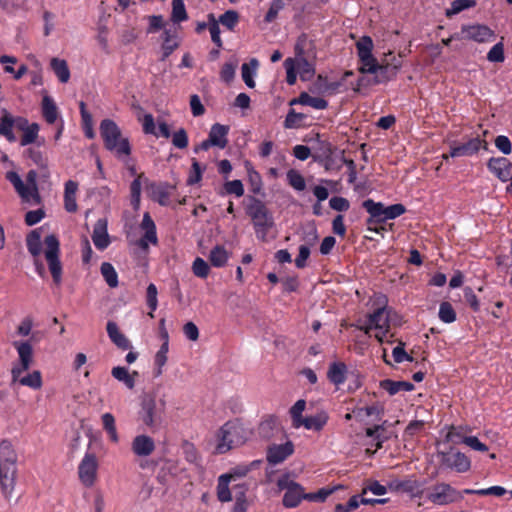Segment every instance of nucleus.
<instances>
[{
  "label": "nucleus",
  "mask_w": 512,
  "mask_h": 512,
  "mask_svg": "<svg viewBox=\"0 0 512 512\" xmlns=\"http://www.w3.org/2000/svg\"><path fill=\"white\" fill-rule=\"evenodd\" d=\"M131 449L135 455L146 457L155 450V443L153 439L147 435H138L133 439Z\"/></svg>",
  "instance_id": "obj_22"
},
{
  "label": "nucleus",
  "mask_w": 512,
  "mask_h": 512,
  "mask_svg": "<svg viewBox=\"0 0 512 512\" xmlns=\"http://www.w3.org/2000/svg\"><path fill=\"white\" fill-rule=\"evenodd\" d=\"M6 179L13 185L16 192L23 202L33 205H39L42 202L37 185V172L30 170L26 175V184L22 181L18 173L8 171Z\"/></svg>",
  "instance_id": "obj_4"
},
{
  "label": "nucleus",
  "mask_w": 512,
  "mask_h": 512,
  "mask_svg": "<svg viewBox=\"0 0 512 512\" xmlns=\"http://www.w3.org/2000/svg\"><path fill=\"white\" fill-rule=\"evenodd\" d=\"M317 147L314 148L315 153L313 154V158L315 160H320L325 162V168L329 170L328 160L331 158L333 154V146L326 140H322L320 135H316Z\"/></svg>",
  "instance_id": "obj_29"
},
{
  "label": "nucleus",
  "mask_w": 512,
  "mask_h": 512,
  "mask_svg": "<svg viewBox=\"0 0 512 512\" xmlns=\"http://www.w3.org/2000/svg\"><path fill=\"white\" fill-rule=\"evenodd\" d=\"M292 453L293 445L291 442H287L282 445H274L268 449L267 460L271 464H278L284 461Z\"/></svg>",
  "instance_id": "obj_25"
},
{
  "label": "nucleus",
  "mask_w": 512,
  "mask_h": 512,
  "mask_svg": "<svg viewBox=\"0 0 512 512\" xmlns=\"http://www.w3.org/2000/svg\"><path fill=\"white\" fill-rule=\"evenodd\" d=\"M357 54L359 57V61L361 66L359 67V72L362 74L365 73H374L378 68V61L372 54L373 49V41L369 36H363L356 43Z\"/></svg>",
  "instance_id": "obj_10"
},
{
  "label": "nucleus",
  "mask_w": 512,
  "mask_h": 512,
  "mask_svg": "<svg viewBox=\"0 0 512 512\" xmlns=\"http://www.w3.org/2000/svg\"><path fill=\"white\" fill-rule=\"evenodd\" d=\"M164 35H165V37H164V41H163V44H162V50H163V57H162V59L163 60L165 58H167L179 46L178 41L176 40L175 37L170 35L169 31L166 30L164 32Z\"/></svg>",
  "instance_id": "obj_56"
},
{
  "label": "nucleus",
  "mask_w": 512,
  "mask_h": 512,
  "mask_svg": "<svg viewBox=\"0 0 512 512\" xmlns=\"http://www.w3.org/2000/svg\"><path fill=\"white\" fill-rule=\"evenodd\" d=\"M482 146L486 149L487 142L485 140H481L479 137L471 138L465 143L452 146L450 150V156H471L477 153Z\"/></svg>",
  "instance_id": "obj_16"
},
{
  "label": "nucleus",
  "mask_w": 512,
  "mask_h": 512,
  "mask_svg": "<svg viewBox=\"0 0 512 512\" xmlns=\"http://www.w3.org/2000/svg\"><path fill=\"white\" fill-rule=\"evenodd\" d=\"M439 318L445 323H452L456 320V312L449 302H442L440 304Z\"/></svg>",
  "instance_id": "obj_55"
},
{
  "label": "nucleus",
  "mask_w": 512,
  "mask_h": 512,
  "mask_svg": "<svg viewBox=\"0 0 512 512\" xmlns=\"http://www.w3.org/2000/svg\"><path fill=\"white\" fill-rule=\"evenodd\" d=\"M306 408V401L303 399L298 400L290 409V415L292 419V425L294 428L300 427V422L304 419L302 416L303 411Z\"/></svg>",
  "instance_id": "obj_51"
},
{
  "label": "nucleus",
  "mask_w": 512,
  "mask_h": 512,
  "mask_svg": "<svg viewBox=\"0 0 512 512\" xmlns=\"http://www.w3.org/2000/svg\"><path fill=\"white\" fill-rule=\"evenodd\" d=\"M231 481L228 479L227 476L221 475L218 478V485H217V497L219 501L221 502H229L232 500V495L229 489V483Z\"/></svg>",
  "instance_id": "obj_45"
},
{
  "label": "nucleus",
  "mask_w": 512,
  "mask_h": 512,
  "mask_svg": "<svg viewBox=\"0 0 512 512\" xmlns=\"http://www.w3.org/2000/svg\"><path fill=\"white\" fill-rule=\"evenodd\" d=\"M453 437L460 438L464 444H466L467 446H469L470 448H472L476 451L486 452L488 450L487 445L480 442L477 437L463 436L459 431L456 430L455 427H452L451 430L447 434L448 439H452Z\"/></svg>",
  "instance_id": "obj_33"
},
{
  "label": "nucleus",
  "mask_w": 512,
  "mask_h": 512,
  "mask_svg": "<svg viewBox=\"0 0 512 512\" xmlns=\"http://www.w3.org/2000/svg\"><path fill=\"white\" fill-rule=\"evenodd\" d=\"M305 118V114L298 113L294 109H290L285 118L284 127L287 129L298 128Z\"/></svg>",
  "instance_id": "obj_54"
},
{
  "label": "nucleus",
  "mask_w": 512,
  "mask_h": 512,
  "mask_svg": "<svg viewBox=\"0 0 512 512\" xmlns=\"http://www.w3.org/2000/svg\"><path fill=\"white\" fill-rule=\"evenodd\" d=\"M112 376L117 379L120 382H123L124 385L132 390L135 387V379L138 376L137 371H133L132 373H129L128 369L126 367L117 366L112 368L111 371Z\"/></svg>",
  "instance_id": "obj_34"
},
{
  "label": "nucleus",
  "mask_w": 512,
  "mask_h": 512,
  "mask_svg": "<svg viewBox=\"0 0 512 512\" xmlns=\"http://www.w3.org/2000/svg\"><path fill=\"white\" fill-rule=\"evenodd\" d=\"M144 177L143 173L139 174L136 179L133 180L130 186L131 193V204L134 209H138L140 205V196H141V186H142V178Z\"/></svg>",
  "instance_id": "obj_52"
},
{
  "label": "nucleus",
  "mask_w": 512,
  "mask_h": 512,
  "mask_svg": "<svg viewBox=\"0 0 512 512\" xmlns=\"http://www.w3.org/2000/svg\"><path fill=\"white\" fill-rule=\"evenodd\" d=\"M229 128L228 126L221 125V124H214L209 132V142L214 144V146H217L221 149L225 148L228 144L227 134H228Z\"/></svg>",
  "instance_id": "obj_27"
},
{
  "label": "nucleus",
  "mask_w": 512,
  "mask_h": 512,
  "mask_svg": "<svg viewBox=\"0 0 512 512\" xmlns=\"http://www.w3.org/2000/svg\"><path fill=\"white\" fill-rule=\"evenodd\" d=\"M487 167L502 182L511 178L512 163L505 157L490 158Z\"/></svg>",
  "instance_id": "obj_17"
},
{
  "label": "nucleus",
  "mask_w": 512,
  "mask_h": 512,
  "mask_svg": "<svg viewBox=\"0 0 512 512\" xmlns=\"http://www.w3.org/2000/svg\"><path fill=\"white\" fill-rule=\"evenodd\" d=\"M363 207L370 214L368 223H383L387 219H395L406 212V208L403 204H393L385 207L380 202H374L372 199H367L363 202Z\"/></svg>",
  "instance_id": "obj_6"
},
{
  "label": "nucleus",
  "mask_w": 512,
  "mask_h": 512,
  "mask_svg": "<svg viewBox=\"0 0 512 512\" xmlns=\"http://www.w3.org/2000/svg\"><path fill=\"white\" fill-rule=\"evenodd\" d=\"M347 366L343 362L330 364L327 377L335 385L343 384L346 380Z\"/></svg>",
  "instance_id": "obj_35"
},
{
  "label": "nucleus",
  "mask_w": 512,
  "mask_h": 512,
  "mask_svg": "<svg viewBox=\"0 0 512 512\" xmlns=\"http://www.w3.org/2000/svg\"><path fill=\"white\" fill-rule=\"evenodd\" d=\"M148 191L153 200L157 201L160 205H167L169 193L163 186L152 183L149 185Z\"/></svg>",
  "instance_id": "obj_46"
},
{
  "label": "nucleus",
  "mask_w": 512,
  "mask_h": 512,
  "mask_svg": "<svg viewBox=\"0 0 512 512\" xmlns=\"http://www.w3.org/2000/svg\"><path fill=\"white\" fill-rule=\"evenodd\" d=\"M462 32L465 38L479 43L489 42L495 38L494 32L485 25H470L464 26Z\"/></svg>",
  "instance_id": "obj_18"
},
{
  "label": "nucleus",
  "mask_w": 512,
  "mask_h": 512,
  "mask_svg": "<svg viewBox=\"0 0 512 512\" xmlns=\"http://www.w3.org/2000/svg\"><path fill=\"white\" fill-rule=\"evenodd\" d=\"M294 65L300 74L302 80H308L315 73L314 65L309 62L305 57L295 59Z\"/></svg>",
  "instance_id": "obj_42"
},
{
  "label": "nucleus",
  "mask_w": 512,
  "mask_h": 512,
  "mask_svg": "<svg viewBox=\"0 0 512 512\" xmlns=\"http://www.w3.org/2000/svg\"><path fill=\"white\" fill-rule=\"evenodd\" d=\"M487 59L490 62H503L505 59L504 56V46L502 42L494 45L487 54Z\"/></svg>",
  "instance_id": "obj_64"
},
{
  "label": "nucleus",
  "mask_w": 512,
  "mask_h": 512,
  "mask_svg": "<svg viewBox=\"0 0 512 512\" xmlns=\"http://www.w3.org/2000/svg\"><path fill=\"white\" fill-rule=\"evenodd\" d=\"M369 322L371 325H373L374 329L378 330V332L375 334L376 339L379 342H383L384 337L389 331V323L385 314V309H376L372 314H370Z\"/></svg>",
  "instance_id": "obj_19"
},
{
  "label": "nucleus",
  "mask_w": 512,
  "mask_h": 512,
  "mask_svg": "<svg viewBox=\"0 0 512 512\" xmlns=\"http://www.w3.org/2000/svg\"><path fill=\"white\" fill-rule=\"evenodd\" d=\"M239 20V15L236 11L228 10L219 17V22L227 27L229 30H233Z\"/></svg>",
  "instance_id": "obj_61"
},
{
  "label": "nucleus",
  "mask_w": 512,
  "mask_h": 512,
  "mask_svg": "<svg viewBox=\"0 0 512 512\" xmlns=\"http://www.w3.org/2000/svg\"><path fill=\"white\" fill-rule=\"evenodd\" d=\"M442 463L459 473L467 472L471 467L470 459L461 452L443 454Z\"/></svg>",
  "instance_id": "obj_20"
},
{
  "label": "nucleus",
  "mask_w": 512,
  "mask_h": 512,
  "mask_svg": "<svg viewBox=\"0 0 512 512\" xmlns=\"http://www.w3.org/2000/svg\"><path fill=\"white\" fill-rule=\"evenodd\" d=\"M246 213L252 220L257 238L266 242L268 232L274 227V219L267 206L261 200L252 198Z\"/></svg>",
  "instance_id": "obj_3"
},
{
  "label": "nucleus",
  "mask_w": 512,
  "mask_h": 512,
  "mask_svg": "<svg viewBox=\"0 0 512 512\" xmlns=\"http://www.w3.org/2000/svg\"><path fill=\"white\" fill-rule=\"evenodd\" d=\"M380 431H385V428L383 425H375L374 427H369L366 429V435L368 437L374 438L376 440L375 449L371 450L370 448L366 449V452L369 454H374L378 449L382 447V443L384 441V437H381Z\"/></svg>",
  "instance_id": "obj_49"
},
{
  "label": "nucleus",
  "mask_w": 512,
  "mask_h": 512,
  "mask_svg": "<svg viewBox=\"0 0 512 512\" xmlns=\"http://www.w3.org/2000/svg\"><path fill=\"white\" fill-rule=\"evenodd\" d=\"M252 435V429L239 419L226 422L217 432L216 452L224 454L245 444Z\"/></svg>",
  "instance_id": "obj_1"
},
{
  "label": "nucleus",
  "mask_w": 512,
  "mask_h": 512,
  "mask_svg": "<svg viewBox=\"0 0 512 512\" xmlns=\"http://www.w3.org/2000/svg\"><path fill=\"white\" fill-rule=\"evenodd\" d=\"M25 124L23 125L22 129H18L19 131H22V137L20 140V144L22 146H26L28 144L34 143L38 136L39 131V125L37 123L29 124L28 120L24 118Z\"/></svg>",
  "instance_id": "obj_38"
},
{
  "label": "nucleus",
  "mask_w": 512,
  "mask_h": 512,
  "mask_svg": "<svg viewBox=\"0 0 512 512\" xmlns=\"http://www.w3.org/2000/svg\"><path fill=\"white\" fill-rule=\"evenodd\" d=\"M256 462H252L250 465L242 464L232 468L228 473L223 474L227 476L228 479L232 481H237L238 479L244 478L251 470V467L255 465Z\"/></svg>",
  "instance_id": "obj_53"
},
{
  "label": "nucleus",
  "mask_w": 512,
  "mask_h": 512,
  "mask_svg": "<svg viewBox=\"0 0 512 512\" xmlns=\"http://www.w3.org/2000/svg\"><path fill=\"white\" fill-rule=\"evenodd\" d=\"M107 333L111 341L120 349L127 350L131 348V343L127 337L120 332L117 324L113 321L107 323Z\"/></svg>",
  "instance_id": "obj_31"
},
{
  "label": "nucleus",
  "mask_w": 512,
  "mask_h": 512,
  "mask_svg": "<svg viewBox=\"0 0 512 512\" xmlns=\"http://www.w3.org/2000/svg\"><path fill=\"white\" fill-rule=\"evenodd\" d=\"M277 486L280 490H285L283 505L287 508H294L302 499H307V493H304L302 486L287 476L278 479Z\"/></svg>",
  "instance_id": "obj_12"
},
{
  "label": "nucleus",
  "mask_w": 512,
  "mask_h": 512,
  "mask_svg": "<svg viewBox=\"0 0 512 512\" xmlns=\"http://www.w3.org/2000/svg\"><path fill=\"white\" fill-rule=\"evenodd\" d=\"M342 86V81H328L327 77L319 74L312 84L310 91L319 94H333Z\"/></svg>",
  "instance_id": "obj_26"
},
{
  "label": "nucleus",
  "mask_w": 512,
  "mask_h": 512,
  "mask_svg": "<svg viewBox=\"0 0 512 512\" xmlns=\"http://www.w3.org/2000/svg\"><path fill=\"white\" fill-rule=\"evenodd\" d=\"M328 419V414L325 411H320L316 415L304 417V419L300 422V427L304 426L308 430L319 432L327 424Z\"/></svg>",
  "instance_id": "obj_32"
},
{
  "label": "nucleus",
  "mask_w": 512,
  "mask_h": 512,
  "mask_svg": "<svg viewBox=\"0 0 512 512\" xmlns=\"http://www.w3.org/2000/svg\"><path fill=\"white\" fill-rule=\"evenodd\" d=\"M42 114L49 124H53L58 117V108L53 99L48 95H45L42 99Z\"/></svg>",
  "instance_id": "obj_37"
},
{
  "label": "nucleus",
  "mask_w": 512,
  "mask_h": 512,
  "mask_svg": "<svg viewBox=\"0 0 512 512\" xmlns=\"http://www.w3.org/2000/svg\"><path fill=\"white\" fill-rule=\"evenodd\" d=\"M229 258L227 250L220 245L215 246L209 255V261L214 267H223Z\"/></svg>",
  "instance_id": "obj_41"
},
{
  "label": "nucleus",
  "mask_w": 512,
  "mask_h": 512,
  "mask_svg": "<svg viewBox=\"0 0 512 512\" xmlns=\"http://www.w3.org/2000/svg\"><path fill=\"white\" fill-rule=\"evenodd\" d=\"M28 157L32 160L34 164L39 166L40 168H43L47 170L48 167V161L47 158L43 155V153L40 150L29 148L27 150Z\"/></svg>",
  "instance_id": "obj_62"
},
{
  "label": "nucleus",
  "mask_w": 512,
  "mask_h": 512,
  "mask_svg": "<svg viewBox=\"0 0 512 512\" xmlns=\"http://www.w3.org/2000/svg\"><path fill=\"white\" fill-rule=\"evenodd\" d=\"M22 386H27L32 389H40L42 387V376L40 371L35 370L32 373L21 377H18L17 381Z\"/></svg>",
  "instance_id": "obj_44"
},
{
  "label": "nucleus",
  "mask_w": 512,
  "mask_h": 512,
  "mask_svg": "<svg viewBox=\"0 0 512 512\" xmlns=\"http://www.w3.org/2000/svg\"><path fill=\"white\" fill-rule=\"evenodd\" d=\"M380 387L387 391L390 395H394L400 391H412L414 385L406 381H393L385 379L380 382Z\"/></svg>",
  "instance_id": "obj_36"
},
{
  "label": "nucleus",
  "mask_w": 512,
  "mask_h": 512,
  "mask_svg": "<svg viewBox=\"0 0 512 512\" xmlns=\"http://www.w3.org/2000/svg\"><path fill=\"white\" fill-rule=\"evenodd\" d=\"M100 135L105 147L114 152L118 157L128 156L131 153L127 138H123L120 128L110 119H104L100 123Z\"/></svg>",
  "instance_id": "obj_5"
},
{
  "label": "nucleus",
  "mask_w": 512,
  "mask_h": 512,
  "mask_svg": "<svg viewBox=\"0 0 512 512\" xmlns=\"http://www.w3.org/2000/svg\"><path fill=\"white\" fill-rule=\"evenodd\" d=\"M192 271L195 276L205 279L209 275L210 267L206 261L197 257L193 262Z\"/></svg>",
  "instance_id": "obj_59"
},
{
  "label": "nucleus",
  "mask_w": 512,
  "mask_h": 512,
  "mask_svg": "<svg viewBox=\"0 0 512 512\" xmlns=\"http://www.w3.org/2000/svg\"><path fill=\"white\" fill-rule=\"evenodd\" d=\"M92 240L96 248L105 249L109 243V235L107 233V221L104 218L98 219L94 225Z\"/></svg>",
  "instance_id": "obj_23"
},
{
  "label": "nucleus",
  "mask_w": 512,
  "mask_h": 512,
  "mask_svg": "<svg viewBox=\"0 0 512 512\" xmlns=\"http://www.w3.org/2000/svg\"><path fill=\"white\" fill-rule=\"evenodd\" d=\"M28 251L34 258H39L42 252L41 233L38 229L32 230L26 237Z\"/></svg>",
  "instance_id": "obj_40"
},
{
  "label": "nucleus",
  "mask_w": 512,
  "mask_h": 512,
  "mask_svg": "<svg viewBox=\"0 0 512 512\" xmlns=\"http://www.w3.org/2000/svg\"><path fill=\"white\" fill-rule=\"evenodd\" d=\"M2 115L0 118V135L4 136L9 142L16 141V137L13 133V128L22 129L24 117H14L6 109H2Z\"/></svg>",
  "instance_id": "obj_13"
},
{
  "label": "nucleus",
  "mask_w": 512,
  "mask_h": 512,
  "mask_svg": "<svg viewBox=\"0 0 512 512\" xmlns=\"http://www.w3.org/2000/svg\"><path fill=\"white\" fill-rule=\"evenodd\" d=\"M389 489L396 492H406L415 496L421 495V483L416 479H405V480H393L389 483Z\"/></svg>",
  "instance_id": "obj_24"
},
{
  "label": "nucleus",
  "mask_w": 512,
  "mask_h": 512,
  "mask_svg": "<svg viewBox=\"0 0 512 512\" xmlns=\"http://www.w3.org/2000/svg\"><path fill=\"white\" fill-rule=\"evenodd\" d=\"M476 5L475 0H455L451 4V8L446 11L447 16L455 15L461 11L472 8Z\"/></svg>",
  "instance_id": "obj_57"
},
{
  "label": "nucleus",
  "mask_w": 512,
  "mask_h": 512,
  "mask_svg": "<svg viewBox=\"0 0 512 512\" xmlns=\"http://www.w3.org/2000/svg\"><path fill=\"white\" fill-rule=\"evenodd\" d=\"M287 179L289 184L298 191H303L306 187L304 177L297 170H289Z\"/></svg>",
  "instance_id": "obj_58"
},
{
  "label": "nucleus",
  "mask_w": 512,
  "mask_h": 512,
  "mask_svg": "<svg viewBox=\"0 0 512 512\" xmlns=\"http://www.w3.org/2000/svg\"><path fill=\"white\" fill-rule=\"evenodd\" d=\"M165 402L161 401L158 404L155 398L146 396L141 403V410L139 412L140 419L149 428H155L162 422L164 414Z\"/></svg>",
  "instance_id": "obj_9"
},
{
  "label": "nucleus",
  "mask_w": 512,
  "mask_h": 512,
  "mask_svg": "<svg viewBox=\"0 0 512 512\" xmlns=\"http://www.w3.org/2000/svg\"><path fill=\"white\" fill-rule=\"evenodd\" d=\"M45 258L48 263L49 271L56 285L62 281V264L59 259L60 243L55 235H48L44 239Z\"/></svg>",
  "instance_id": "obj_7"
},
{
  "label": "nucleus",
  "mask_w": 512,
  "mask_h": 512,
  "mask_svg": "<svg viewBox=\"0 0 512 512\" xmlns=\"http://www.w3.org/2000/svg\"><path fill=\"white\" fill-rule=\"evenodd\" d=\"M295 104L307 105L318 110H324L328 107V102L320 97H312L307 92L300 93L299 97L293 98L289 105Z\"/></svg>",
  "instance_id": "obj_30"
},
{
  "label": "nucleus",
  "mask_w": 512,
  "mask_h": 512,
  "mask_svg": "<svg viewBox=\"0 0 512 512\" xmlns=\"http://www.w3.org/2000/svg\"><path fill=\"white\" fill-rule=\"evenodd\" d=\"M100 270H101V274H102L103 278L105 279V281L109 287L115 288L118 286L117 272L115 271L114 267L110 263H108V262L102 263Z\"/></svg>",
  "instance_id": "obj_47"
},
{
  "label": "nucleus",
  "mask_w": 512,
  "mask_h": 512,
  "mask_svg": "<svg viewBox=\"0 0 512 512\" xmlns=\"http://www.w3.org/2000/svg\"><path fill=\"white\" fill-rule=\"evenodd\" d=\"M188 135L184 128H180L172 135V144L178 149H185L188 146Z\"/></svg>",
  "instance_id": "obj_63"
},
{
  "label": "nucleus",
  "mask_w": 512,
  "mask_h": 512,
  "mask_svg": "<svg viewBox=\"0 0 512 512\" xmlns=\"http://www.w3.org/2000/svg\"><path fill=\"white\" fill-rule=\"evenodd\" d=\"M427 500L439 506L449 505L463 499L462 493L445 482L436 483L430 487L426 495Z\"/></svg>",
  "instance_id": "obj_8"
},
{
  "label": "nucleus",
  "mask_w": 512,
  "mask_h": 512,
  "mask_svg": "<svg viewBox=\"0 0 512 512\" xmlns=\"http://www.w3.org/2000/svg\"><path fill=\"white\" fill-rule=\"evenodd\" d=\"M102 424L105 431L108 433L111 441L117 443L119 440L118 433L115 425V418L111 413L102 415Z\"/></svg>",
  "instance_id": "obj_48"
},
{
  "label": "nucleus",
  "mask_w": 512,
  "mask_h": 512,
  "mask_svg": "<svg viewBox=\"0 0 512 512\" xmlns=\"http://www.w3.org/2000/svg\"><path fill=\"white\" fill-rule=\"evenodd\" d=\"M257 66L258 61L256 59H251L249 63H244L241 67L243 81L249 88L255 87L253 75L255 73Z\"/></svg>",
  "instance_id": "obj_43"
},
{
  "label": "nucleus",
  "mask_w": 512,
  "mask_h": 512,
  "mask_svg": "<svg viewBox=\"0 0 512 512\" xmlns=\"http://www.w3.org/2000/svg\"><path fill=\"white\" fill-rule=\"evenodd\" d=\"M78 191V183L73 180H68L65 183L64 190V207L69 213L77 211L78 206L76 203V193Z\"/></svg>",
  "instance_id": "obj_28"
},
{
  "label": "nucleus",
  "mask_w": 512,
  "mask_h": 512,
  "mask_svg": "<svg viewBox=\"0 0 512 512\" xmlns=\"http://www.w3.org/2000/svg\"><path fill=\"white\" fill-rule=\"evenodd\" d=\"M97 468L98 463L95 455L86 454L78 469L79 478L85 486L91 487L94 484L97 475Z\"/></svg>",
  "instance_id": "obj_14"
},
{
  "label": "nucleus",
  "mask_w": 512,
  "mask_h": 512,
  "mask_svg": "<svg viewBox=\"0 0 512 512\" xmlns=\"http://www.w3.org/2000/svg\"><path fill=\"white\" fill-rule=\"evenodd\" d=\"M13 347L17 350L19 362L11 369L12 382L15 383L23 372L30 369L33 359V348L28 341H14Z\"/></svg>",
  "instance_id": "obj_11"
},
{
  "label": "nucleus",
  "mask_w": 512,
  "mask_h": 512,
  "mask_svg": "<svg viewBox=\"0 0 512 512\" xmlns=\"http://www.w3.org/2000/svg\"><path fill=\"white\" fill-rule=\"evenodd\" d=\"M157 294L158 292L156 286L153 283L149 284L146 291V301L147 305L151 309V312L149 313L151 318L154 317L153 311L156 310L158 305Z\"/></svg>",
  "instance_id": "obj_60"
},
{
  "label": "nucleus",
  "mask_w": 512,
  "mask_h": 512,
  "mask_svg": "<svg viewBox=\"0 0 512 512\" xmlns=\"http://www.w3.org/2000/svg\"><path fill=\"white\" fill-rule=\"evenodd\" d=\"M188 15L184 5V0H173L172 1V13L171 20L174 23H179L187 20Z\"/></svg>",
  "instance_id": "obj_50"
},
{
  "label": "nucleus",
  "mask_w": 512,
  "mask_h": 512,
  "mask_svg": "<svg viewBox=\"0 0 512 512\" xmlns=\"http://www.w3.org/2000/svg\"><path fill=\"white\" fill-rule=\"evenodd\" d=\"M17 454L8 440L0 443V484L4 494H9L14 487Z\"/></svg>",
  "instance_id": "obj_2"
},
{
  "label": "nucleus",
  "mask_w": 512,
  "mask_h": 512,
  "mask_svg": "<svg viewBox=\"0 0 512 512\" xmlns=\"http://www.w3.org/2000/svg\"><path fill=\"white\" fill-rule=\"evenodd\" d=\"M50 65L60 82L67 83L69 81L70 70L65 60L59 58H52Z\"/></svg>",
  "instance_id": "obj_39"
},
{
  "label": "nucleus",
  "mask_w": 512,
  "mask_h": 512,
  "mask_svg": "<svg viewBox=\"0 0 512 512\" xmlns=\"http://www.w3.org/2000/svg\"><path fill=\"white\" fill-rule=\"evenodd\" d=\"M402 66V60L398 59L397 62H390L387 57H384L378 63V68L373 73L375 75V83H385L396 77L399 69Z\"/></svg>",
  "instance_id": "obj_15"
},
{
  "label": "nucleus",
  "mask_w": 512,
  "mask_h": 512,
  "mask_svg": "<svg viewBox=\"0 0 512 512\" xmlns=\"http://www.w3.org/2000/svg\"><path fill=\"white\" fill-rule=\"evenodd\" d=\"M258 433L264 439H271L282 433V427L277 417L266 416L258 426Z\"/></svg>",
  "instance_id": "obj_21"
}]
</instances>
